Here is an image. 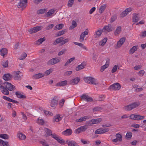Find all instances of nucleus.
<instances>
[{
  "instance_id": "f257e3e1",
  "label": "nucleus",
  "mask_w": 146,
  "mask_h": 146,
  "mask_svg": "<svg viewBox=\"0 0 146 146\" xmlns=\"http://www.w3.org/2000/svg\"><path fill=\"white\" fill-rule=\"evenodd\" d=\"M45 130L47 136L51 135L53 138L56 140L59 143L61 144L65 143V141L64 140L60 138L59 137L55 134H52V131L49 129L46 128Z\"/></svg>"
},
{
  "instance_id": "f03ea898",
  "label": "nucleus",
  "mask_w": 146,
  "mask_h": 146,
  "mask_svg": "<svg viewBox=\"0 0 146 146\" xmlns=\"http://www.w3.org/2000/svg\"><path fill=\"white\" fill-rule=\"evenodd\" d=\"M27 2L28 0H20L18 4V8H21L22 11L24 10L27 6Z\"/></svg>"
},
{
  "instance_id": "7ed1b4c3",
  "label": "nucleus",
  "mask_w": 146,
  "mask_h": 146,
  "mask_svg": "<svg viewBox=\"0 0 146 146\" xmlns=\"http://www.w3.org/2000/svg\"><path fill=\"white\" fill-rule=\"evenodd\" d=\"M42 28L43 27L42 26H36L30 29L28 32L30 34H32L36 33L37 32L41 30Z\"/></svg>"
},
{
  "instance_id": "20e7f679",
  "label": "nucleus",
  "mask_w": 146,
  "mask_h": 146,
  "mask_svg": "<svg viewBox=\"0 0 146 146\" xmlns=\"http://www.w3.org/2000/svg\"><path fill=\"white\" fill-rule=\"evenodd\" d=\"M121 88V86L119 83H116L111 85L108 88V89L110 90H119Z\"/></svg>"
},
{
  "instance_id": "39448f33",
  "label": "nucleus",
  "mask_w": 146,
  "mask_h": 146,
  "mask_svg": "<svg viewBox=\"0 0 146 146\" xmlns=\"http://www.w3.org/2000/svg\"><path fill=\"white\" fill-rule=\"evenodd\" d=\"M60 60L57 57L52 58L49 60L47 62V64L48 65H52L59 62Z\"/></svg>"
},
{
  "instance_id": "423d86ee",
  "label": "nucleus",
  "mask_w": 146,
  "mask_h": 146,
  "mask_svg": "<svg viewBox=\"0 0 146 146\" xmlns=\"http://www.w3.org/2000/svg\"><path fill=\"white\" fill-rule=\"evenodd\" d=\"M3 84L9 91L14 90L15 89V86L7 82L3 83Z\"/></svg>"
},
{
  "instance_id": "0eeeda50",
  "label": "nucleus",
  "mask_w": 146,
  "mask_h": 146,
  "mask_svg": "<svg viewBox=\"0 0 146 146\" xmlns=\"http://www.w3.org/2000/svg\"><path fill=\"white\" fill-rule=\"evenodd\" d=\"M58 97L55 96L51 100L50 103V106L52 107H55L58 104Z\"/></svg>"
},
{
  "instance_id": "6e6552de",
  "label": "nucleus",
  "mask_w": 146,
  "mask_h": 146,
  "mask_svg": "<svg viewBox=\"0 0 146 146\" xmlns=\"http://www.w3.org/2000/svg\"><path fill=\"white\" fill-rule=\"evenodd\" d=\"M131 11L132 8L131 7L127 8L125 11L121 13L120 14V16L122 18H123L127 15L128 13Z\"/></svg>"
},
{
  "instance_id": "1a4fd4ad",
  "label": "nucleus",
  "mask_w": 146,
  "mask_h": 146,
  "mask_svg": "<svg viewBox=\"0 0 146 146\" xmlns=\"http://www.w3.org/2000/svg\"><path fill=\"white\" fill-rule=\"evenodd\" d=\"M102 121L101 118H98L96 119H92L90 121H88V123L90 125L93 124L98 123Z\"/></svg>"
},
{
  "instance_id": "9d476101",
  "label": "nucleus",
  "mask_w": 146,
  "mask_h": 146,
  "mask_svg": "<svg viewBox=\"0 0 146 146\" xmlns=\"http://www.w3.org/2000/svg\"><path fill=\"white\" fill-rule=\"evenodd\" d=\"M114 29L112 27L111 25L108 24V25L105 26L103 29V30H104V32H110L113 30Z\"/></svg>"
},
{
  "instance_id": "9b49d317",
  "label": "nucleus",
  "mask_w": 146,
  "mask_h": 146,
  "mask_svg": "<svg viewBox=\"0 0 146 146\" xmlns=\"http://www.w3.org/2000/svg\"><path fill=\"white\" fill-rule=\"evenodd\" d=\"M84 100L87 101V102H90L93 101V99L91 97L88 96L85 94H83V101Z\"/></svg>"
},
{
  "instance_id": "f8f14e48",
  "label": "nucleus",
  "mask_w": 146,
  "mask_h": 146,
  "mask_svg": "<svg viewBox=\"0 0 146 146\" xmlns=\"http://www.w3.org/2000/svg\"><path fill=\"white\" fill-rule=\"evenodd\" d=\"M139 14L134 13L133 14V16L132 18V22L135 23L138 22L139 19Z\"/></svg>"
},
{
  "instance_id": "ddd939ff",
  "label": "nucleus",
  "mask_w": 146,
  "mask_h": 146,
  "mask_svg": "<svg viewBox=\"0 0 146 146\" xmlns=\"http://www.w3.org/2000/svg\"><path fill=\"white\" fill-rule=\"evenodd\" d=\"M80 78L78 77H76L74 79L71 80L70 82V84L72 85H74L77 84L80 81Z\"/></svg>"
},
{
  "instance_id": "4468645a",
  "label": "nucleus",
  "mask_w": 146,
  "mask_h": 146,
  "mask_svg": "<svg viewBox=\"0 0 146 146\" xmlns=\"http://www.w3.org/2000/svg\"><path fill=\"white\" fill-rule=\"evenodd\" d=\"M125 40V38L123 37L120 39L117 42V46L118 48H119L122 45Z\"/></svg>"
},
{
  "instance_id": "2eb2a0df",
  "label": "nucleus",
  "mask_w": 146,
  "mask_h": 146,
  "mask_svg": "<svg viewBox=\"0 0 146 146\" xmlns=\"http://www.w3.org/2000/svg\"><path fill=\"white\" fill-rule=\"evenodd\" d=\"M1 90L3 93L5 95H7L9 94L8 90L4 86H1Z\"/></svg>"
},
{
  "instance_id": "dca6fc26",
  "label": "nucleus",
  "mask_w": 146,
  "mask_h": 146,
  "mask_svg": "<svg viewBox=\"0 0 146 146\" xmlns=\"http://www.w3.org/2000/svg\"><path fill=\"white\" fill-rule=\"evenodd\" d=\"M3 79L5 81H8L10 80L12 78V76L9 74H5L3 76Z\"/></svg>"
},
{
  "instance_id": "f3484780",
  "label": "nucleus",
  "mask_w": 146,
  "mask_h": 146,
  "mask_svg": "<svg viewBox=\"0 0 146 146\" xmlns=\"http://www.w3.org/2000/svg\"><path fill=\"white\" fill-rule=\"evenodd\" d=\"M15 73L14 78V79L15 80H21V76L19 75V74L21 73V72L20 71H17V72H15Z\"/></svg>"
},
{
  "instance_id": "a211bd4d",
  "label": "nucleus",
  "mask_w": 146,
  "mask_h": 146,
  "mask_svg": "<svg viewBox=\"0 0 146 146\" xmlns=\"http://www.w3.org/2000/svg\"><path fill=\"white\" fill-rule=\"evenodd\" d=\"M17 135L18 137L21 140H25L26 138V136L21 133H18Z\"/></svg>"
},
{
  "instance_id": "6ab92c4d",
  "label": "nucleus",
  "mask_w": 146,
  "mask_h": 146,
  "mask_svg": "<svg viewBox=\"0 0 146 146\" xmlns=\"http://www.w3.org/2000/svg\"><path fill=\"white\" fill-rule=\"evenodd\" d=\"M72 133V131L70 129H68L64 131L62 134L65 135H70Z\"/></svg>"
},
{
  "instance_id": "aec40b11",
  "label": "nucleus",
  "mask_w": 146,
  "mask_h": 146,
  "mask_svg": "<svg viewBox=\"0 0 146 146\" xmlns=\"http://www.w3.org/2000/svg\"><path fill=\"white\" fill-rule=\"evenodd\" d=\"M3 98L4 100H7L10 102H13L17 104L19 103V102L16 100H14L13 99H11L10 98L8 97H7L5 96H3Z\"/></svg>"
},
{
  "instance_id": "412c9836",
  "label": "nucleus",
  "mask_w": 146,
  "mask_h": 146,
  "mask_svg": "<svg viewBox=\"0 0 146 146\" xmlns=\"http://www.w3.org/2000/svg\"><path fill=\"white\" fill-rule=\"evenodd\" d=\"M44 75L42 73H39L38 74H35L33 75V78L35 79H38L43 77Z\"/></svg>"
},
{
  "instance_id": "4be33fe9",
  "label": "nucleus",
  "mask_w": 146,
  "mask_h": 146,
  "mask_svg": "<svg viewBox=\"0 0 146 146\" xmlns=\"http://www.w3.org/2000/svg\"><path fill=\"white\" fill-rule=\"evenodd\" d=\"M89 84L97 85L98 84V83L96 79L91 77Z\"/></svg>"
},
{
  "instance_id": "5701e85b",
  "label": "nucleus",
  "mask_w": 146,
  "mask_h": 146,
  "mask_svg": "<svg viewBox=\"0 0 146 146\" xmlns=\"http://www.w3.org/2000/svg\"><path fill=\"white\" fill-rule=\"evenodd\" d=\"M55 11L53 9H52L49 10L46 13L45 16L46 17H48L51 16L52 14L54 13Z\"/></svg>"
},
{
  "instance_id": "b1692460",
  "label": "nucleus",
  "mask_w": 146,
  "mask_h": 146,
  "mask_svg": "<svg viewBox=\"0 0 146 146\" xmlns=\"http://www.w3.org/2000/svg\"><path fill=\"white\" fill-rule=\"evenodd\" d=\"M103 31V30H99L95 32L94 34V36L95 38H97L98 36H100L101 35Z\"/></svg>"
},
{
  "instance_id": "393cba45",
  "label": "nucleus",
  "mask_w": 146,
  "mask_h": 146,
  "mask_svg": "<svg viewBox=\"0 0 146 146\" xmlns=\"http://www.w3.org/2000/svg\"><path fill=\"white\" fill-rule=\"evenodd\" d=\"M66 143L69 146H78L76 143L74 141H71L68 140L66 141Z\"/></svg>"
},
{
  "instance_id": "a878e982",
  "label": "nucleus",
  "mask_w": 146,
  "mask_h": 146,
  "mask_svg": "<svg viewBox=\"0 0 146 146\" xmlns=\"http://www.w3.org/2000/svg\"><path fill=\"white\" fill-rule=\"evenodd\" d=\"M64 38L63 37H61L57 38L55 40L54 42L53 43V44L56 45L60 42H61L62 43V40L64 39Z\"/></svg>"
},
{
  "instance_id": "bb28decb",
  "label": "nucleus",
  "mask_w": 146,
  "mask_h": 146,
  "mask_svg": "<svg viewBox=\"0 0 146 146\" xmlns=\"http://www.w3.org/2000/svg\"><path fill=\"white\" fill-rule=\"evenodd\" d=\"M62 117V115L60 114L56 115L54 117L55 121L57 122H58L61 120Z\"/></svg>"
},
{
  "instance_id": "cd10ccee",
  "label": "nucleus",
  "mask_w": 146,
  "mask_h": 146,
  "mask_svg": "<svg viewBox=\"0 0 146 146\" xmlns=\"http://www.w3.org/2000/svg\"><path fill=\"white\" fill-rule=\"evenodd\" d=\"M67 84V81L66 80H65L64 81H62L60 82L57 83L56 86H64L66 85Z\"/></svg>"
},
{
  "instance_id": "c85d7f7f",
  "label": "nucleus",
  "mask_w": 146,
  "mask_h": 146,
  "mask_svg": "<svg viewBox=\"0 0 146 146\" xmlns=\"http://www.w3.org/2000/svg\"><path fill=\"white\" fill-rule=\"evenodd\" d=\"M45 40V38L44 37L43 38H41L36 41L35 43L36 44H40L42 43V42Z\"/></svg>"
},
{
  "instance_id": "c756f323",
  "label": "nucleus",
  "mask_w": 146,
  "mask_h": 146,
  "mask_svg": "<svg viewBox=\"0 0 146 146\" xmlns=\"http://www.w3.org/2000/svg\"><path fill=\"white\" fill-rule=\"evenodd\" d=\"M137 46H133L129 50V53L131 54H133L137 50Z\"/></svg>"
},
{
  "instance_id": "7c9ffc66",
  "label": "nucleus",
  "mask_w": 146,
  "mask_h": 146,
  "mask_svg": "<svg viewBox=\"0 0 146 146\" xmlns=\"http://www.w3.org/2000/svg\"><path fill=\"white\" fill-rule=\"evenodd\" d=\"M1 55L3 56L7 53V50L5 48H3L0 50Z\"/></svg>"
},
{
  "instance_id": "2f4dec72",
  "label": "nucleus",
  "mask_w": 146,
  "mask_h": 146,
  "mask_svg": "<svg viewBox=\"0 0 146 146\" xmlns=\"http://www.w3.org/2000/svg\"><path fill=\"white\" fill-rule=\"evenodd\" d=\"M106 7V5H104L101 6L99 9V12L100 13H102L105 10Z\"/></svg>"
},
{
  "instance_id": "473e14b6",
  "label": "nucleus",
  "mask_w": 146,
  "mask_h": 146,
  "mask_svg": "<svg viewBox=\"0 0 146 146\" xmlns=\"http://www.w3.org/2000/svg\"><path fill=\"white\" fill-rule=\"evenodd\" d=\"M131 104L132 107V109H133L139 106L140 104V103L139 102H136L132 103Z\"/></svg>"
},
{
  "instance_id": "72a5a7b5",
  "label": "nucleus",
  "mask_w": 146,
  "mask_h": 146,
  "mask_svg": "<svg viewBox=\"0 0 146 146\" xmlns=\"http://www.w3.org/2000/svg\"><path fill=\"white\" fill-rule=\"evenodd\" d=\"M121 31V28L120 26H118L117 27L115 30L114 34L115 35H117L120 33Z\"/></svg>"
},
{
  "instance_id": "f704fd0d",
  "label": "nucleus",
  "mask_w": 146,
  "mask_h": 146,
  "mask_svg": "<svg viewBox=\"0 0 146 146\" xmlns=\"http://www.w3.org/2000/svg\"><path fill=\"white\" fill-rule=\"evenodd\" d=\"M15 94L16 95L17 97L19 98H25L26 97L25 96L21 94L19 92H17L15 93Z\"/></svg>"
},
{
  "instance_id": "c9c22d12",
  "label": "nucleus",
  "mask_w": 146,
  "mask_h": 146,
  "mask_svg": "<svg viewBox=\"0 0 146 146\" xmlns=\"http://www.w3.org/2000/svg\"><path fill=\"white\" fill-rule=\"evenodd\" d=\"M107 38H104L100 42V45L101 46H103L105 44L106 42L107 41Z\"/></svg>"
},
{
  "instance_id": "e433bc0d",
  "label": "nucleus",
  "mask_w": 146,
  "mask_h": 146,
  "mask_svg": "<svg viewBox=\"0 0 146 146\" xmlns=\"http://www.w3.org/2000/svg\"><path fill=\"white\" fill-rule=\"evenodd\" d=\"M72 25H71L69 28L70 30H72L73 29L75 28L77 26V23L76 21L73 20L72 22Z\"/></svg>"
},
{
  "instance_id": "4c0bfd02",
  "label": "nucleus",
  "mask_w": 146,
  "mask_h": 146,
  "mask_svg": "<svg viewBox=\"0 0 146 146\" xmlns=\"http://www.w3.org/2000/svg\"><path fill=\"white\" fill-rule=\"evenodd\" d=\"M89 33V30L88 29H86L85 31L83 32V41L84 40V38L88 35Z\"/></svg>"
},
{
  "instance_id": "58836bf2",
  "label": "nucleus",
  "mask_w": 146,
  "mask_h": 146,
  "mask_svg": "<svg viewBox=\"0 0 146 146\" xmlns=\"http://www.w3.org/2000/svg\"><path fill=\"white\" fill-rule=\"evenodd\" d=\"M67 31V30L66 29H64L62 31H60L57 33V36H60L61 35H62L64 34Z\"/></svg>"
},
{
  "instance_id": "ea45409f",
  "label": "nucleus",
  "mask_w": 146,
  "mask_h": 146,
  "mask_svg": "<svg viewBox=\"0 0 146 146\" xmlns=\"http://www.w3.org/2000/svg\"><path fill=\"white\" fill-rule=\"evenodd\" d=\"M115 137L118 140V141L121 142L122 141V136L120 134L117 133L115 135Z\"/></svg>"
},
{
  "instance_id": "a19ab883",
  "label": "nucleus",
  "mask_w": 146,
  "mask_h": 146,
  "mask_svg": "<svg viewBox=\"0 0 146 146\" xmlns=\"http://www.w3.org/2000/svg\"><path fill=\"white\" fill-rule=\"evenodd\" d=\"M124 108V109L126 111H129L133 110L131 104L125 106Z\"/></svg>"
},
{
  "instance_id": "79ce46f5",
  "label": "nucleus",
  "mask_w": 146,
  "mask_h": 146,
  "mask_svg": "<svg viewBox=\"0 0 146 146\" xmlns=\"http://www.w3.org/2000/svg\"><path fill=\"white\" fill-rule=\"evenodd\" d=\"M145 118L144 116L136 115L135 120H139L143 119Z\"/></svg>"
},
{
  "instance_id": "37998d69",
  "label": "nucleus",
  "mask_w": 146,
  "mask_h": 146,
  "mask_svg": "<svg viewBox=\"0 0 146 146\" xmlns=\"http://www.w3.org/2000/svg\"><path fill=\"white\" fill-rule=\"evenodd\" d=\"M27 56V54L25 52H23L19 58V60H23L25 59Z\"/></svg>"
},
{
  "instance_id": "c03bdc74",
  "label": "nucleus",
  "mask_w": 146,
  "mask_h": 146,
  "mask_svg": "<svg viewBox=\"0 0 146 146\" xmlns=\"http://www.w3.org/2000/svg\"><path fill=\"white\" fill-rule=\"evenodd\" d=\"M108 66L109 64H107V62H106V63L105 65L102 66L101 67V68L100 70L102 72L103 71H104L105 69L107 68L108 67Z\"/></svg>"
},
{
  "instance_id": "a18cd8bd",
  "label": "nucleus",
  "mask_w": 146,
  "mask_h": 146,
  "mask_svg": "<svg viewBox=\"0 0 146 146\" xmlns=\"http://www.w3.org/2000/svg\"><path fill=\"white\" fill-rule=\"evenodd\" d=\"M74 0H69L68 2L67 5L69 7L72 6L74 2Z\"/></svg>"
},
{
  "instance_id": "49530a36",
  "label": "nucleus",
  "mask_w": 146,
  "mask_h": 146,
  "mask_svg": "<svg viewBox=\"0 0 146 146\" xmlns=\"http://www.w3.org/2000/svg\"><path fill=\"white\" fill-rule=\"evenodd\" d=\"M37 121V123L40 125H43L44 124V122L42 119H39V118H38Z\"/></svg>"
},
{
  "instance_id": "de8ad7c7",
  "label": "nucleus",
  "mask_w": 146,
  "mask_h": 146,
  "mask_svg": "<svg viewBox=\"0 0 146 146\" xmlns=\"http://www.w3.org/2000/svg\"><path fill=\"white\" fill-rule=\"evenodd\" d=\"M88 123V121L86 122L85 125L84 126H83V131H85L88 128L89 126H90Z\"/></svg>"
},
{
  "instance_id": "09e8293b",
  "label": "nucleus",
  "mask_w": 146,
  "mask_h": 146,
  "mask_svg": "<svg viewBox=\"0 0 146 146\" xmlns=\"http://www.w3.org/2000/svg\"><path fill=\"white\" fill-rule=\"evenodd\" d=\"M82 131V126H81L75 130V132L76 134L80 133Z\"/></svg>"
},
{
  "instance_id": "8fccbe9b",
  "label": "nucleus",
  "mask_w": 146,
  "mask_h": 146,
  "mask_svg": "<svg viewBox=\"0 0 146 146\" xmlns=\"http://www.w3.org/2000/svg\"><path fill=\"white\" fill-rule=\"evenodd\" d=\"M64 26V25L63 24H60L57 25L55 26V27L58 30H60L62 29L63 28Z\"/></svg>"
},
{
  "instance_id": "3c124183",
  "label": "nucleus",
  "mask_w": 146,
  "mask_h": 146,
  "mask_svg": "<svg viewBox=\"0 0 146 146\" xmlns=\"http://www.w3.org/2000/svg\"><path fill=\"white\" fill-rule=\"evenodd\" d=\"M132 134L131 132H127L126 134V136L127 139H129L131 138Z\"/></svg>"
},
{
  "instance_id": "603ef678",
  "label": "nucleus",
  "mask_w": 146,
  "mask_h": 146,
  "mask_svg": "<svg viewBox=\"0 0 146 146\" xmlns=\"http://www.w3.org/2000/svg\"><path fill=\"white\" fill-rule=\"evenodd\" d=\"M46 11V9H40L37 11V13L38 14H42L44 13Z\"/></svg>"
},
{
  "instance_id": "864d4df0",
  "label": "nucleus",
  "mask_w": 146,
  "mask_h": 146,
  "mask_svg": "<svg viewBox=\"0 0 146 146\" xmlns=\"http://www.w3.org/2000/svg\"><path fill=\"white\" fill-rule=\"evenodd\" d=\"M102 108L100 107L96 106L93 108V110L94 111H100L102 110Z\"/></svg>"
},
{
  "instance_id": "5fc2aeb1",
  "label": "nucleus",
  "mask_w": 146,
  "mask_h": 146,
  "mask_svg": "<svg viewBox=\"0 0 146 146\" xmlns=\"http://www.w3.org/2000/svg\"><path fill=\"white\" fill-rule=\"evenodd\" d=\"M0 137L5 139H8L9 138V136L7 134H0Z\"/></svg>"
},
{
  "instance_id": "6e6d98bb",
  "label": "nucleus",
  "mask_w": 146,
  "mask_h": 146,
  "mask_svg": "<svg viewBox=\"0 0 146 146\" xmlns=\"http://www.w3.org/2000/svg\"><path fill=\"white\" fill-rule=\"evenodd\" d=\"M96 134H102V128H100L97 129L95 132Z\"/></svg>"
},
{
  "instance_id": "4d7b16f0",
  "label": "nucleus",
  "mask_w": 146,
  "mask_h": 146,
  "mask_svg": "<svg viewBox=\"0 0 146 146\" xmlns=\"http://www.w3.org/2000/svg\"><path fill=\"white\" fill-rule=\"evenodd\" d=\"M66 50V49H65L62 50L61 51L58 52V56H60L64 54L65 53Z\"/></svg>"
},
{
  "instance_id": "13d9d810",
  "label": "nucleus",
  "mask_w": 146,
  "mask_h": 146,
  "mask_svg": "<svg viewBox=\"0 0 146 146\" xmlns=\"http://www.w3.org/2000/svg\"><path fill=\"white\" fill-rule=\"evenodd\" d=\"M53 70L52 69H50L48 70H46L45 72V73L46 74V76L48 75L50 73H52V72Z\"/></svg>"
},
{
  "instance_id": "bf43d9fd",
  "label": "nucleus",
  "mask_w": 146,
  "mask_h": 146,
  "mask_svg": "<svg viewBox=\"0 0 146 146\" xmlns=\"http://www.w3.org/2000/svg\"><path fill=\"white\" fill-rule=\"evenodd\" d=\"M91 77H86L84 78V81L86 83H88L89 84V82L90 81Z\"/></svg>"
},
{
  "instance_id": "052dcab7",
  "label": "nucleus",
  "mask_w": 146,
  "mask_h": 146,
  "mask_svg": "<svg viewBox=\"0 0 146 146\" xmlns=\"http://www.w3.org/2000/svg\"><path fill=\"white\" fill-rule=\"evenodd\" d=\"M118 66L117 65H115L113 67L111 70V72L112 73L115 72L117 71V69Z\"/></svg>"
},
{
  "instance_id": "680f3d73",
  "label": "nucleus",
  "mask_w": 146,
  "mask_h": 146,
  "mask_svg": "<svg viewBox=\"0 0 146 146\" xmlns=\"http://www.w3.org/2000/svg\"><path fill=\"white\" fill-rule=\"evenodd\" d=\"M128 117L129 119H130L132 120H135V119L136 117V115L135 114H131Z\"/></svg>"
},
{
  "instance_id": "e2e57ef3",
  "label": "nucleus",
  "mask_w": 146,
  "mask_h": 146,
  "mask_svg": "<svg viewBox=\"0 0 146 146\" xmlns=\"http://www.w3.org/2000/svg\"><path fill=\"white\" fill-rule=\"evenodd\" d=\"M69 40L70 39L68 38H67L64 40L63 39L62 40V41L61 44L63 45L65 44V43L68 42L69 41Z\"/></svg>"
},
{
  "instance_id": "0e129e2a",
  "label": "nucleus",
  "mask_w": 146,
  "mask_h": 146,
  "mask_svg": "<svg viewBox=\"0 0 146 146\" xmlns=\"http://www.w3.org/2000/svg\"><path fill=\"white\" fill-rule=\"evenodd\" d=\"M72 72L71 71H67L64 73V75L66 76H70L72 74Z\"/></svg>"
},
{
  "instance_id": "69168bd1",
  "label": "nucleus",
  "mask_w": 146,
  "mask_h": 146,
  "mask_svg": "<svg viewBox=\"0 0 146 146\" xmlns=\"http://www.w3.org/2000/svg\"><path fill=\"white\" fill-rule=\"evenodd\" d=\"M8 61L7 60L5 62L3 63L2 65H3V67L6 68L8 66Z\"/></svg>"
},
{
  "instance_id": "338daca9",
  "label": "nucleus",
  "mask_w": 146,
  "mask_h": 146,
  "mask_svg": "<svg viewBox=\"0 0 146 146\" xmlns=\"http://www.w3.org/2000/svg\"><path fill=\"white\" fill-rule=\"evenodd\" d=\"M44 113L46 115H51V116L53 115L52 113H51V112L49 111H48L45 110L44 111Z\"/></svg>"
},
{
  "instance_id": "774afa93",
  "label": "nucleus",
  "mask_w": 146,
  "mask_h": 146,
  "mask_svg": "<svg viewBox=\"0 0 146 146\" xmlns=\"http://www.w3.org/2000/svg\"><path fill=\"white\" fill-rule=\"evenodd\" d=\"M65 102V100L64 99H62L61 100V102L59 103V105L60 106V108H62Z\"/></svg>"
}]
</instances>
